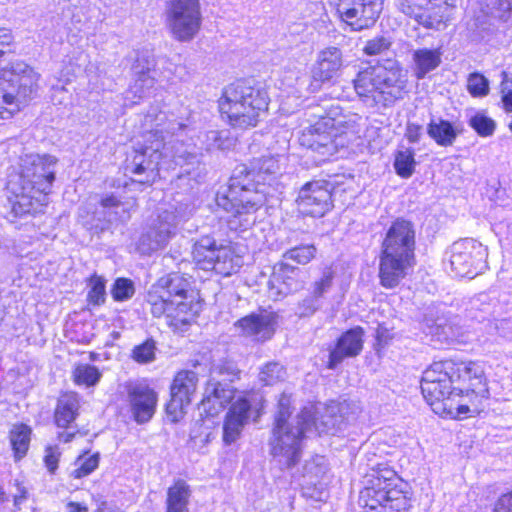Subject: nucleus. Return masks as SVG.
<instances>
[{
	"label": "nucleus",
	"mask_w": 512,
	"mask_h": 512,
	"mask_svg": "<svg viewBox=\"0 0 512 512\" xmlns=\"http://www.w3.org/2000/svg\"><path fill=\"white\" fill-rule=\"evenodd\" d=\"M280 172L275 157L267 156L253 160L251 166L238 165L225 192H219L216 203L230 213L228 225L235 231H245L256 222V212L266 202V185H271Z\"/></svg>",
	"instance_id": "4"
},
{
	"label": "nucleus",
	"mask_w": 512,
	"mask_h": 512,
	"mask_svg": "<svg viewBox=\"0 0 512 512\" xmlns=\"http://www.w3.org/2000/svg\"><path fill=\"white\" fill-rule=\"evenodd\" d=\"M508 9H512V0L508 2Z\"/></svg>",
	"instance_id": "62"
},
{
	"label": "nucleus",
	"mask_w": 512,
	"mask_h": 512,
	"mask_svg": "<svg viewBox=\"0 0 512 512\" xmlns=\"http://www.w3.org/2000/svg\"><path fill=\"white\" fill-rule=\"evenodd\" d=\"M415 153L412 148L401 147L394 155V169L401 178H410L416 167Z\"/></svg>",
	"instance_id": "37"
},
{
	"label": "nucleus",
	"mask_w": 512,
	"mask_h": 512,
	"mask_svg": "<svg viewBox=\"0 0 512 512\" xmlns=\"http://www.w3.org/2000/svg\"><path fill=\"white\" fill-rule=\"evenodd\" d=\"M192 213L193 208L189 204L161 209L140 236L137 244L139 252L151 254L163 249L176 235L178 225L189 219Z\"/></svg>",
	"instance_id": "11"
},
{
	"label": "nucleus",
	"mask_w": 512,
	"mask_h": 512,
	"mask_svg": "<svg viewBox=\"0 0 512 512\" xmlns=\"http://www.w3.org/2000/svg\"><path fill=\"white\" fill-rule=\"evenodd\" d=\"M287 372L278 362H269L261 369L259 379L265 385H274L286 379Z\"/></svg>",
	"instance_id": "41"
},
{
	"label": "nucleus",
	"mask_w": 512,
	"mask_h": 512,
	"mask_svg": "<svg viewBox=\"0 0 512 512\" xmlns=\"http://www.w3.org/2000/svg\"><path fill=\"white\" fill-rule=\"evenodd\" d=\"M469 125L481 137H489L493 135L496 128L495 121L483 113H477L472 116L469 120Z\"/></svg>",
	"instance_id": "43"
},
{
	"label": "nucleus",
	"mask_w": 512,
	"mask_h": 512,
	"mask_svg": "<svg viewBox=\"0 0 512 512\" xmlns=\"http://www.w3.org/2000/svg\"><path fill=\"white\" fill-rule=\"evenodd\" d=\"M463 130L461 122H450L442 118L432 119L427 126L428 135L443 147L452 146Z\"/></svg>",
	"instance_id": "33"
},
{
	"label": "nucleus",
	"mask_w": 512,
	"mask_h": 512,
	"mask_svg": "<svg viewBox=\"0 0 512 512\" xmlns=\"http://www.w3.org/2000/svg\"><path fill=\"white\" fill-rule=\"evenodd\" d=\"M299 136V143L322 156L326 160L337 152V146L333 139L334 129L342 122L330 114H310Z\"/></svg>",
	"instance_id": "15"
},
{
	"label": "nucleus",
	"mask_w": 512,
	"mask_h": 512,
	"mask_svg": "<svg viewBox=\"0 0 512 512\" xmlns=\"http://www.w3.org/2000/svg\"><path fill=\"white\" fill-rule=\"evenodd\" d=\"M415 230L413 224L397 219L387 230L382 243V252L414 257Z\"/></svg>",
	"instance_id": "24"
},
{
	"label": "nucleus",
	"mask_w": 512,
	"mask_h": 512,
	"mask_svg": "<svg viewBox=\"0 0 512 512\" xmlns=\"http://www.w3.org/2000/svg\"><path fill=\"white\" fill-rule=\"evenodd\" d=\"M490 297L486 293H480L470 300L469 308L467 309L469 317L481 321L485 318L484 315H478L477 312L484 314L490 310Z\"/></svg>",
	"instance_id": "44"
},
{
	"label": "nucleus",
	"mask_w": 512,
	"mask_h": 512,
	"mask_svg": "<svg viewBox=\"0 0 512 512\" xmlns=\"http://www.w3.org/2000/svg\"><path fill=\"white\" fill-rule=\"evenodd\" d=\"M343 53L340 48L329 46L317 53L312 67V78L316 83H324L338 78L344 68Z\"/></svg>",
	"instance_id": "28"
},
{
	"label": "nucleus",
	"mask_w": 512,
	"mask_h": 512,
	"mask_svg": "<svg viewBox=\"0 0 512 512\" xmlns=\"http://www.w3.org/2000/svg\"><path fill=\"white\" fill-rule=\"evenodd\" d=\"M40 74L22 61L0 68V118L9 119L38 92Z\"/></svg>",
	"instance_id": "10"
},
{
	"label": "nucleus",
	"mask_w": 512,
	"mask_h": 512,
	"mask_svg": "<svg viewBox=\"0 0 512 512\" xmlns=\"http://www.w3.org/2000/svg\"><path fill=\"white\" fill-rule=\"evenodd\" d=\"M299 269L281 264L279 268L274 267V271L268 281V296L273 300L280 298L299 290L302 287L298 280Z\"/></svg>",
	"instance_id": "30"
},
{
	"label": "nucleus",
	"mask_w": 512,
	"mask_h": 512,
	"mask_svg": "<svg viewBox=\"0 0 512 512\" xmlns=\"http://www.w3.org/2000/svg\"><path fill=\"white\" fill-rule=\"evenodd\" d=\"M90 83L92 84L93 86V89H96V90H101V89H104V83L103 82H92V76H90Z\"/></svg>",
	"instance_id": "60"
},
{
	"label": "nucleus",
	"mask_w": 512,
	"mask_h": 512,
	"mask_svg": "<svg viewBox=\"0 0 512 512\" xmlns=\"http://www.w3.org/2000/svg\"><path fill=\"white\" fill-rule=\"evenodd\" d=\"M340 410L341 408L334 403L309 404L291 420V396L281 394L269 440L270 454L283 467L294 466L300 460L302 439L305 434L333 432L338 423V418L334 414Z\"/></svg>",
	"instance_id": "3"
},
{
	"label": "nucleus",
	"mask_w": 512,
	"mask_h": 512,
	"mask_svg": "<svg viewBox=\"0 0 512 512\" xmlns=\"http://www.w3.org/2000/svg\"><path fill=\"white\" fill-rule=\"evenodd\" d=\"M414 265V257L382 252L379 259V280L386 289L397 287Z\"/></svg>",
	"instance_id": "25"
},
{
	"label": "nucleus",
	"mask_w": 512,
	"mask_h": 512,
	"mask_svg": "<svg viewBox=\"0 0 512 512\" xmlns=\"http://www.w3.org/2000/svg\"><path fill=\"white\" fill-rule=\"evenodd\" d=\"M407 483L386 463L372 466L364 477L359 504L365 512H406L410 506Z\"/></svg>",
	"instance_id": "8"
},
{
	"label": "nucleus",
	"mask_w": 512,
	"mask_h": 512,
	"mask_svg": "<svg viewBox=\"0 0 512 512\" xmlns=\"http://www.w3.org/2000/svg\"><path fill=\"white\" fill-rule=\"evenodd\" d=\"M316 251V247L312 244L300 245L288 250L284 257L305 265L315 257Z\"/></svg>",
	"instance_id": "45"
},
{
	"label": "nucleus",
	"mask_w": 512,
	"mask_h": 512,
	"mask_svg": "<svg viewBox=\"0 0 512 512\" xmlns=\"http://www.w3.org/2000/svg\"><path fill=\"white\" fill-rule=\"evenodd\" d=\"M72 376L75 384L89 388L99 383L102 373L94 365L81 363L75 366Z\"/></svg>",
	"instance_id": "39"
},
{
	"label": "nucleus",
	"mask_w": 512,
	"mask_h": 512,
	"mask_svg": "<svg viewBox=\"0 0 512 512\" xmlns=\"http://www.w3.org/2000/svg\"><path fill=\"white\" fill-rule=\"evenodd\" d=\"M193 259L196 265L206 271L213 270L222 276H230L241 266L242 260L230 246H216L215 241L203 237L195 243Z\"/></svg>",
	"instance_id": "16"
},
{
	"label": "nucleus",
	"mask_w": 512,
	"mask_h": 512,
	"mask_svg": "<svg viewBox=\"0 0 512 512\" xmlns=\"http://www.w3.org/2000/svg\"><path fill=\"white\" fill-rule=\"evenodd\" d=\"M154 317H164L174 332H184L201 309L199 294L182 274L161 277L147 294Z\"/></svg>",
	"instance_id": "6"
},
{
	"label": "nucleus",
	"mask_w": 512,
	"mask_h": 512,
	"mask_svg": "<svg viewBox=\"0 0 512 512\" xmlns=\"http://www.w3.org/2000/svg\"><path fill=\"white\" fill-rule=\"evenodd\" d=\"M502 102L504 105V108L508 112H512V90L507 89L506 86H504V83H502Z\"/></svg>",
	"instance_id": "56"
},
{
	"label": "nucleus",
	"mask_w": 512,
	"mask_h": 512,
	"mask_svg": "<svg viewBox=\"0 0 512 512\" xmlns=\"http://www.w3.org/2000/svg\"><path fill=\"white\" fill-rule=\"evenodd\" d=\"M142 140H138L127 158L126 171L134 182L152 185L159 176L160 168L170 169L171 162L182 169L176 185H188L191 189L201 178L200 163L195 144L184 148L180 135L189 131L174 115L152 108L144 117Z\"/></svg>",
	"instance_id": "1"
},
{
	"label": "nucleus",
	"mask_w": 512,
	"mask_h": 512,
	"mask_svg": "<svg viewBox=\"0 0 512 512\" xmlns=\"http://www.w3.org/2000/svg\"><path fill=\"white\" fill-rule=\"evenodd\" d=\"M334 279V272L329 268L323 271L322 276L311 284L309 294L300 303L301 315H312L322 307L323 298L330 291Z\"/></svg>",
	"instance_id": "32"
},
{
	"label": "nucleus",
	"mask_w": 512,
	"mask_h": 512,
	"mask_svg": "<svg viewBox=\"0 0 512 512\" xmlns=\"http://www.w3.org/2000/svg\"><path fill=\"white\" fill-rule=\"evenodd\" d=\"M421 390L435 413L449 416L480 413L490 396L484 367L478 361L432 363L423 372Z\"/></svg>",
	"instance_id": "2"
},
{
	"label": "nucleus",
	"mask_w": 512,
	"mask_h": 512,
	"mask_svg": "<svg viewBox=\"0 0 512 512\" xmlns=\"http://www.w3.org/2000/svg\"><path fill=\"white\" fill-rule=\"evenodd\" d=\"M58 159L50 154H25L7 175V207L13 217L36 214L48 204Z\"/></svg>",
	"instance_id": "5"
},
{
	"label": "nucleus",
	"mask_w": 512,
	"mask_h": 512,
	"mask_svg": "<svg viewBox=\"0 0 512 512\" xmlns=\"http://www.w3.org/2000/svg\"><path fill=\"white\" fill-rule=\"evenodd\" d=\"M164 68L167 72H169V74L163 75L164 79H166L167 81H172V77H171L172 74L175 75V77L179 78L180 80L183 79V77L180 75V73L184 70V67L174 65L169 61H165Z\"/></svg>",
	"instance_id": "55"
},
{
	"label": "nucleus",
	"mask_w": 512,
	"mask_h": 512,
	"mask_svg": "<svg viewBox=\"0 0 512 512\" xmlns=\"http://www.w3.org/2000/svg\"><path fill=\"white\" fill-rule=\"evenodd\" d=\"M396 6L418 24L438 30L448 20L455 0H396Z\"/></svg>",
	"instance_id": "18"
},
{
	"label": "nucleus",
	"mask_w": 512,
	"mask_h": 512,
	"mask_svg": "<svg viewBox=\"0 0 512 512\" xmlns=\"http://www.w3.org/2000/svg\"><path fill=\"white\" fill-rule=\"evenodd\" d=\"M4 491L0 488V502L4 499Z\"/></svg>",
	"instance_id": "61"
},
{
	"label": "nucleus",
	"mask_w": 512,
	"mask_h": 512,
	"mask_svg": "<svg viewBox=\"0 0 512 512\" xmlns=\"http://www.w3.org/2000/svg\"><path fill=\"white\" fill-rule=\"evenodd\" d=\"M205 136H206V149H208V150L227 149V145H225L224 142H217V139L223 138V132L213 130V131L207 132Z\"/></svg>",
	"instance_id": "51"
},
{
	"label": "nucleus",
	"mask_w": 512,
	"mask_h": 512,
	"mask_svg": "<svg viewBox=\"0 0 512 512\" xmlns=\"http://www.w3.org/2000/svg\"><path fill=\"white\" fill-rule=\"evenodd\" d=\"M422 135V126L415 123H408L406 126L405 137L409 143L419 142Z\"/></svg>",
	"instance_id": "53"
},
{
	"label": "nucleus",
	"mask_w": 512,
	"mask_h": 512,
	"mask_svg": "<svg viewBox=\"0 0 512 512\" xmlns=\"http://www.w3.org/2000/svg\"><path fill=\"white\" fill-rule=\"evenodd\" d=\"M278 323L277 313L269 310L253 312L235 322V328L245 337L256 342L272 338Z\"/></svg>",
	"instance_id": "23"
},
{
	"label": "nucleus",
	"mask_w": 512,
	"mask_h": 512,
	"mask_svg": "<svg viewBox=\"0 0 512 512\" xmlns=\"http://www.w3.org/2000/svg\"><path fill=\"white\" fill-rule=\"evenodd\" d=\"M253 413L256 414V418L260 416L259 410H253L250 401L244 396H239L232 403L223 427V440L226 444H231L238 439Z\"/></svg>",
	"instance_id": "27"
},
{
	"label": "nucleus",
	"mask_w": 512,
	"mask_h": 512,
	"mask_svg": "<svg viewBox=\"0 0 512 512\" xmlns=\"http://www.w3.org/2000/svg\"><path fill=\"white\" fill-rule=\"evenodd\" d=\"M74 436H75L74 432L63 431V432L58 433V439H59V441H61L63 443H68V442L72 441Z\"/></svg>",
	"instance_id": "58"
},
{
	"label": "nucleus",
	"mask_w": 512,
	"mask_h": 512,
	"mask_svg": "<svg viewBox=\"0 0 512 512\" xmlns=\"http://www.w3.org/2000/svg\"><path fill=\"white\" fill-rule=\"evenodd\" d=\"M331 4L353 31L371 27L383 9V0H331Z\"/></svg>",
	"instance_id": "19"
},
{
	"label": "nucleus",
	"mask_w": 512,
	"mask_h": 512,
	"mask_svg": "<svg viewBox=\"0 0 512 512\" xmlns=\"http://www.w3.org/2000/svg\"><path fill=\"white\" fill-rule=\"evenodd\" d=\"M455 320L456 318L448 316L443 308L430 306L423 315L422 328L426 334L431 335L441 343L460 342L459 327Z\"/></svg>",
	"instance_id": "22"
},
{
	"label": "nucleus",
	"mask_w": 512,
	"mask_h": 512,
	"mask_svg": "<svg viewBox=\"0 0 512 512\" xmlns=\"http://www.w3.org/2000/svg\"><path fill=\"white\" fill-rule=\"evenodd\" d=\"M223 132V138L222 139H217V142H224L225 145H227V148H229L230 144H231V140L228 138V133L227 131H222Z\"/></svg>",
	"instance_id": "59"
},
{
	"label": "nucleus",
	"mask_w": 512,
	"mask_h": 512,
	"mask_svg": "<svg viewBox=\"0 0 512 512\" xmlns=\"http://www.w3.org/2000/svg\"><path fill=\"white\" fill-rule=\"evenodd\" d=\"M135 293L134 284L126 278H118L112 287L111 294L115 301H126Z\"/></svg>",
	"instance_id": "46"
},
{
	"label": "nucleus",
	"mask_w": 512,
	"mask_h": 512,
	"mask_svg": "<svg viewBox=\"0 0 512 512\" xmlns=\"http://www.w3.org/2000/svg\"><path fill=\"white\" fill-rule=\"evenodd\" d=\"M61 452L57 446H50L45 451L44 462L50 473H54L58 468V461Z\"/></svg>",
	"instance_id": "50"
},
{
	"label": "nucleus",
	"mask_w": 512,
	"mask_h": 512,
	"mask_svg": "<svg viewBox=\"0 0 512 512\" xmlns=\"http://www.w3.org/2000/svg\"><path fill=\"white\" fill-rule=\"evenodd\" d=\"M269 96L265 89L236 82L227 86L219 99L223 118L236 128L255 127L268 109Z\"/></svg>",
	"instance_id": "9"
},
{
	"label": "nucleus",
	"mask_w": 512,
	"mask_h": 512,
	"mask_svg": "<svg viewBox=\"0 0 512 512\" xmlns=\"http://www.w3.org/2000/svg\"><path fill=\"white\" fill-rule=\"evenodd\" d=\"M106 280L94 274L89 280L88 301L93 305H101L106 299Z\"/></svg>",
	"instance_id": "42"
},
{
	"label": "nucleus",
	"mask_w": 512,
	"mask_h": 512,
	"mask_svg": "<svg viewBox=\"0 0 512 512\" xmlns=\"http://www.w3.org/2000/svg\"><path fill=\"white\" fill-rule=\"evenodd\" d=\"M493 512H512V492L502 495L497 500Z\"/></svg>",
	"instance_id": "54"
},
{
	"label": "nucleus",
	"mask_w": 512,
	"mask_h": 512,
	"mask_svg": "<svg viewBox=\"0 0 512 512\" xmlns=\"http://www.w3.org/2000/svg\"><path fill=\"white\" fill-rule=\"evenodd\" d=\"M439 49L422 48L413 52L415 64L414 73L417 79H423L429 72L435 70L441 63Z\"/></svg>",
	"instance_id": "35"
},
{
	"label": "nucleus",
	"mask_w": 512,
	"mask_h": 512,
	"mask_svg": "<svg viewBox=\"0 0 512 512\" xmlns=\"http://www.w3.org/2000/svg\"><path fill=\"white\" fill-rule=\"evenodd\" d=\"M154 66V60L148 58H138L133 65L135 78L125 93V100L131 105L139 103L152 93L156 83Z\"/></svg>",
	"instance_id": "26"
},
{
	"label": "nucleus",
	"mask_w": 512,
	"mask_h": 512,
	"mask_svg": "<svg viewBox=\"0 0 512 512\" xmlns=\"http://www.w3.org/2000/svg\"><path fill=\"white\" fill-rule=\"evenodd\" d=\"M31 429L25 424L14 425L10 431V443L17 460L24 457L30 444Z\"/></svg>",
	"instance_id": "38"
},
{
	"label": "nucleus",
	"mask_w": 512,
	"mask_h": 512,
	"mask_svg": "<svg viewBox=\"0 0 512 512\" xmlns=\"http://www.w3.org/2000/svg\"><path fill=\"white\" fill-rule=\"evenodd\" d=\"M80 400L76 393L60 396L54 412L55 424L59 428H69L79 414Z\"/></svg>",
	"instance_id": "34"
},
{
	"label": "nucleus",
	"mask_w": 512,
	"mask_h": 512,
	"mask_svg": "<svg viewBox=\"0 0 512 512\" xmlns=\"http://www.w3.org/2000/svg\"><path fill=\"white\" fill-rule=\"evenodd\" d=\"M99 465V455H81L75 463L74 468L70 471V476L74 479H81L90 475Z\"/></svg>",
	"instance_id": "40"
},
{
	"label": "nucleus",
	"mask_w": 512,
	"mask_h": 512,
	"mask_svg": "<svg viewBox=\"0 0 512 512\" xmlns=\"http://www.w3.org/2000/svg\"><path fill=\"white\" fill-rule=\"evenodd\" d=\"M128 400L137 423H146L154 415L157 395L146 384L131 383L127 386Z\"/></svg>",
	"instance_id": "29"
},
{
	"label": "nucleus",
	"mask_w": 512,
	"mask_h": 512,
	"mask_svg": "<svg viewBox=\"0 0 512 512\" xmlns=\"http://www.w3.org/2000/svg\"><path fill=\"white\" fill-rule=\"evenodd\" d=\"M66 512H88V508L80 503L69 502L66 505Z\"/></svg>",
	"instance_id": "57"
},
{
	"label": "nucleus",
	"mask_w": 512,
	"mask_h": 512,
	"mask_svg": "<svg viewBox=\"0 0 512 512\" xmlns=\"http://www.w3.org/2000/svg\"><path fill=\"white\" fill-rule=\"evenodd\" d=\"M487 257V247L482 243L472 238L461 239L450 247V269L458 277L472 279L488 268Z\"/></svg>",
	"instance_id": "14"
},
{
	"label": "nucleus",
	"mask_w": 512,
	"mask_h": 512,
	"mask_svg": "<svg viewBox=\"0 0 512 512\" xmlns=\"http://www.w3.org/2000/svg\"><path fill=\"white\" fill-rule=\"evenodd\" d=\"M353 85L364 105L378 111L392 107L408 93V73L395 61L358 72Z\"/></svg>",
	"instance_id": "7"
},
{
	"label": "nucleus",
	"mask_w": 512,
	"mask_h": 512,
	"mask_svg": "<svg viewBox=\"0 0 512 512\" xmlns=\"http://www.w3.org/2000/svg\"><path fill=\"white\" fill-rule=\"evenodd\" d=\"M390 45L391 43L387 38L380 36L367 41L363 50L367 55H378L389 49Z\"/></svg>",
	"instance_id": "49"
},
{
	"label": "nucleus",
	"mask_w": 512,
	"mask_h": 512,
	"mask_svg": "<svg viewBox=\"0 0 512 512\" xmlns=\"http://www.w3.org/2000/svg\"><path fill=\"white\" fill-rule=\"evenodd\" d=\"M198 382L194 371L184 370L177 373L171 386V400L166 406V412L172 422H178L186 407L191 403Z\"/></svg>",
	"instance_id": "21"
},
{
	"label": "nucleus",
	"mask_w": 512,
	"mask_h": 512,
	"mask_svg": "<svg viewBox=\"0 0 512 512\" xmlns=\"http://www.w3.org/2000/svg\"><path fill=\"white\" fill-rule=\"evenodd\" d=\"M15 492H14V506L20 510L21 505L28 499L29 492L27 488L20 482H15Z\"/></svg>",
	"instance_id": "52"
},
{
	"label": "nucleus",
	"mask_w": 512,
	"mask_h": 512,
	"mask_svg": "<svg viewBox=\"0 0 512 512\" xmlns=\"http://www.w3.org/2000/svg\"><path fill=\"white\" fill-rule=\"evenodd\" d=\"M467 89L474 97H483L489 92L488 80L479 73H472L468 77Z\"/></svg>",
	"instance_id": "47"
},
{
	"label": "nucleus",
	"mask_w": 512,
	"mask_h": 512,
	"mask_svg": "<svg viewBox=\"0 0 512 512\" xmlns=\"http://www.w3.org/2000/svg\"><path fill=\"white\" fill-rule=\"evenodd\" d=\"M64 90V87H61V91ZM55 91H60V89L56 88Z\"/></svg>",
	"instance_id": "63"
},
{
	"label": "nucleus",
	"mask_w": 512,
	"mask_h": 512,
	"mask_svg": "<svg viewBox=\"0 0 512 512\" xmlns=\"http://www.w3.org/2000/svg\"><path fill=\"white\" fill-rule=\"evenodd\" d=\"M331 184L316 180L302 186L297 197L301 213L312 217H323L333 207Z\"/></svg>",
	"instance_id": "20"
},
{
	"label": "nucleus",
	"mask_w": 512,
	"mask_h": 512,
	"mask_svg": "<svg viewBox=\"0 0 512 512\" xmlns=\"http://www.w3.org/2000/svg\"><path fill=\"white\" fill-rule=\"evenodd\" d=\"M167 24L178 41H190L201 26L199 0H169L166 8Z\"/></svg>",
	"instance_id": "17"
},
{
	"label": "nucleus",
	"mask_w": 512,
	"mask_h": 512,
	"mask_svg": "<svg viewBox=\"0 0 512 512\" xmlns=\"http://www.w3.org/2000/svg\"><path fill=\"white\" fill-rule=\"evenodd\" d=\"M191 491L188 484L178 480L168 489L166 512H188Z\"/></svg>",
	"instance_id": "36"
},
{
	"label": "nucleus",
	"mask_w": 512,
	"mask_h": 512,
	"mask_svg": "<svg viewBox=\"0 0 512 512\" xmlns=\"http://www.w3.org/2000/svg\"><path fill=\"white\" fill-rule=\"evenodd\" d=\"M130 218L127 204L113 194L90 197L78 210L79 222L93 232L104 231L112 223L125 222Z\"/></svg>",
	"instance_id": "12"
},
{
	"label": "nucleus",
	"mask_w": 512,
	"mask_h": 512,
	"mask_svg": "<svg viewBox=\"0 0 512 512\" xmlns=\"http://www.w3.org/2000/svg\"><path fill=\"white\" fill-rule=\"evenodd\" d=\"M155 343L147 340L133 349L132 357L138 363H149L155 359Z\"/></svg>",
	"instance_id": "48"
},
{
	"label": "nucleus",
	"mask_w": 512,
	"mask_h": 512,
	"mask_svg": "<svg viewBox=\"0 0 512 512\" xmlns=\"http://www.w3.org/2000/svg\"><path fill=\"white\" fill-rule=\"evenodd\" d=\"M363 335L364 331L360 327L343 333L330 352L328 368L335 369L345 358L357 356L363 348Z\"/></svg>",
	"instance_id": "31"
},
{
	"label": "nucleus",
	"mask_w": 512,
	"mask_h": 512,
	"mask_svg": "<svg viewBox=\"0 0 512 512\" xmlns=\"http://www.w3.org/2000/svg\"><path fill=\"white\" fill-rule=\"evenodd\" d=\"M239 369L229 360H223L212 365L210 378L207 382L201 405L210 414H218L235 396V390L227 382H233L239 377Z\"/></svg>",
	"instance_id": "13"
}]
</instances>
